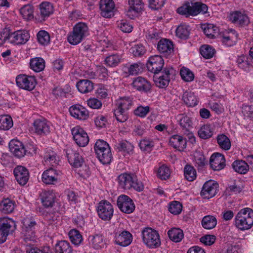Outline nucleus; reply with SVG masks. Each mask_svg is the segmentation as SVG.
I'll return each instance as SVG.
<instances>
[{
    "label": "nucleus",
    "instance_id": "1",
    "mask_svg": "<svg viewBox=\"0 0 253 253\" xmlns=\"http://www.w3.org/2000/svg\"><path fill=\"white\" fill-rule=\"evenodd\" d=\"M234 224L241 231L251 229L253 226V210L249 208L241 209L235 215Z\"/></svg>",
    "mask_w": 253,
    "mask_h": 253
},
{
    "label": "nucleus",
    "instance_id": "2",
    "mask_svg": "<svg viewBox=\"0 0 253 253\" xmlns=\"http://www.w3.org/2000/svg\"><path fill=\"white\" fill-rule=\"evenodd\" d=\"M88 35V28L83 22H79L74 27L73 31L67 36L68 42L72 45H77Z\"/></svg>",
    "mask_w": 253,
    "mask_h": 253
},
{
    "label": "nucleus",
    "instance_id": "3",
    "mask_svg": "<svg viewBox=\"0 0 253 253\" xmlns=\"http://www.w3.org/2000/svg\"><path fill=\"white\" fill-rule=\"evenodd\" d=\"M208 6L200 2L187 3L178 7L176 11L178 13L186 17L196 16L200 13L205 14L208 11Z\"/></svg>",
    "mask_w": 253,
    "mask_h": 253
},
{
    "label": "nucleus",
    "instance_id": "4",
    "mask_svg": "<svg viewBox=\"0 0 253 253\" xmlns=\"http://www.w3.org/2000/svg\"><path fill=\"white\" fill-rule=\"evenodd\" d=\"M143 243L150 249H156L161 244L160 235L157 231L150 227H145L141 232Z\"/></svg>",
    "mask_w": 253,
    "mask_h": 253
},
{
    "label": "nucleus",
    "instance_id": "5",
    "mask_svg": "<svg viewBox=\"0 0 253 253\" xmlns=\"http://www.w3.org/2000/svg\"><path fill=\"white\" fill-rule=\"evenodd\" d=\"M21 234L25 242L34 241L36 239L35 229L37 223L32 216H27L22 221Z\"/></svg>",
    "mask_w": 253,
    "mask_h": 253
},
{
    "label": "nucleus",
    "instance_id": "6",
    "mask_svg": "<svg viewBox=\"0 0 253 253\" xmlns=\"http://www.w3.org/2000/svg\"><path fill=\"white\" fill-rule=\"evenodd\" d=\"M118 180L120 186L123 188H133L138 192L142 191L144 188L143 184L138 180L136 175H119Z\"/></svg>",
    "mask_w": 253,
    "mask_h": 253
},
{
    "label": "nucleus",
    "instance_id": "7",
    "mask_svg": "<svg viewBox=\"0 0 253 253\" xmlns=\"http://www.w3.org/2000/svg\"><path fill=\"white\" fill-rule=\"evenodd\" d=\"M16 229L14 220L8 218H0V244L4 243L8 235Z\"/></svg>",
    "mask_w": 253,
    "mask_h": 253
},
{
    "label": "nucleus",
    "instance_id": "8",
    "mask_svg": "<svg viewBox=\"0 0 253 253\" xmlns=\"http://www.w3.org/2000/svg\"><path fill=\"white\" fill-rule=\"evenodd\" d=\"M16 83L19 88L29 91L33 90L37 84L35 76L26 74L18 75L16 78Z\"/></svg>",
    "mask_w": 253,
    "mask_h": 253
},
{
    "label": "nucleus",
    "instance_id": "9",
    "mask_svg": "<svg viewBox=\"0 0 253 253\" xmlns=\"http://www.w3.org/2000/svg\"><path fill=\"white\" fill-rule=\"evenodd\" d=\"M73 140L80 147H85L89 142V137L83 128L76 126L71 129Z\"/></svg>",
    "mask_w": 253,
    "mask_h": 253
},
{
    "label": "nucleus",
    "instance_id": "10",
    "mask_svg": "<svg viewBox=\"0 0 253 253\" xmlns=\"http://www.w3.org/2000/svg\"><path fill=\"white\" fill-rule=\"evenodd\" d=\"M97 211L101 219L109 221L113 215L114 209L110 203L106 200H102L98 205Z\"/></svg>",
    "mask_w": 253,
    "mask_h": 253
},
{
    "label": "nucleus",
    "instance_id": "11",
    "mask_svg": "<svg viewBox=\"0 0 253 253\" xmlns=\"http://www.w3.org/2000/svg\"><path fill=\"white\" fill-rule=\"evenodd\" d=\"M117 204L120 210L125 213L133 212L135 208L133 201L126 195H121L118 197Z\"/></svg>",
    "mask_w": 253,
    "mask_h": 253
},
{
    "label": "nucleus",
    "instance_id": "12",
    "mask_svg": "<svg viewBox=\"0 0 253 253\" xmlns=\"http://www.w3.org/2000/svg\"><path fill=\"white\" fill-rule=\"evenodd\" d=\"M50 123L42 117L35 119L31 127L32 130L38 135H46L50 132Z\"/></svg>",
    "mask_w": 253,
    "mask_h": 253
},
{
    "label": "nucleus",
    "instance_id": "13",
    "mask_svg": "<svg viewBox=\"0 0 253 253\" xmlns=\"http://www.w3.org/2000/svg\"><path fill=\"white\" fill-rule=\"evenodd\" d=\"M128 7L126 11V15L134 19L139 15L144 8L142 0H128Z\"/></svg>",
    "mask_w": 253,
    "mask_h": 253
},
{
    "label": "nucleus",
    "instance_id": "14",
    "mask_svg": "<svg viewBox=\"0 0 253 253\" xmlns=\"http://www.w3.org/2000/svg\"><path fill=\"white\" fill-rule=\"evenodd\" d=\"M69 110L71 116L78 120L85 121L89 117L88 110L80 104H76L71 106Z\"/></svg>",
    "mask_w": 253,
    "mask_h": 253
},
{
    "label": "nucleus",
    "instance_id": "15",
    "mask_svg": "<svg viewBox=\"0 0 253 253\" xmlns=\"http://www.w3.org/2000/svg\"><path fill=\"white\" fill-rule=\"evenodd\" d=\"M146 65L150 72L155 74H158L164 67V60L161 55H152L148 58Z\"/></svg>",
    "mask_w": 253,
    "mask_h": 253
},
{
    "label": "nucleus",
    "instance_id": "16",
    "mask_svg": "<svg viewBox=\"0 0 253 253\" xmlns=\"http://www.w3.org/2000/svg\"><path fill=\"white\" fill-rule=\"evenodd\" d=\"M219 36L222 43L227 46L235 45L238 39V34L233 29L225 30L220 32Z\"/></svg>",
    "mask_w": 253,
    "mask_h": 253
},
{
    "label": "nucleus",
    "instance_id": "17",
    "mask_svg": "<svg viewBox=\"0 0 253 253\" xmlns=\"http://www.w3.org/2000/svg\"><path fill=\"white\" fill-rule=\"evenodd\" d=\"M30 34L26 30H17L13 33H9V42L15 44H23L30 39Z\"/></svg>",
    "mask_w": 253,
    "mask_h": 253
},
{
    "label": "nucleus",
    "instance_id": "18",
    "mask_svg": "<svg viewBox=\"0 0 253 253\" xmlns=\"http://www.w3.org/2000/svg\"><path fill=\"white\" fill-rule=\"evenodd\" d=\"M218 184L214 181H206L203 186L201 196L204 199H209L213 197L217 193Z\"/></svg>",
    "mask_w": 253,
    "mask_h": 253
},
{
    "label": "nucleus",
    "instance_id": "19",
    "mask_svg": "<svg viewBox=\"0 0 253 253\" xmlns=\"http://www.w3.org/2000/svg\"><path fill=\"white\" fill-rule=\"evenodd\" d=\"M39 197L42 205L45 208H51L55 205L56 196L52 190H42L40 193Z\"/></svg>",
    "mask_w": 253,
    "mask_h": 253
},
{
    "label": "nucleus",
    "instance_id": "20",
    "mask_svg": "<svg viewBox=\"0 0 253 253\" xmlns=\"http://www.w3.org/2000/svg\"><path fill=\"white\" fill-rule=\"evenodd\" d=\"M100 14L105 18H111L115 14V4L113 0H100Z\"/></svg>",
    "mask_w": 253,
    "mask_h": 253
},
{
    "label": "nucleus",
    "instance_id": "21",
    "mask_svg": "<svg viewBox=\"0 0 253 253\" xmlns=\"http://www.w3.org/2000/svg\"><path fill=\"white\" fill-rule=\"evenodd\" d=\"M211 168L214 171L223 169L226 166V159L224 156L219 153H213L210 159Z\"/></svg>",
    "mask_w": 253,
    "mask_h": 253
},
{
    "label": "nucleus",
    "instance_id": "22",
    "mask_svg": "<svg viewBox=\"0 0 253 253\" xmlns=\"http://www.w3.org/2000/svg\"><path fill=\"white\" fill-rule=\"evenodd\" d=\"M66 155L68 162L74 168H79L82 166L84 163L83 157L78 152L69 147L66 149Z\"/></svg>",
    "mask_w": 253,
    "mask_h": 253
},
{
    "label": "nucleus",
    "instance_id": "23",
    "mask_svg": "<svg viewBox=\"0 0 253 253\" xmlns=\"http://www.w3.org/2000/svg\"><path fill=\"white\" fill-rule=\"evenodd\" d=\"M172 68H165L161 75L155 74L154 82L156 85L160 88H164L167 86L169 84L170 78L169 75Z\"/></svg>",
    "mask_w": 253,
    "mask_h": 253
},
{
    "label": "nucleus",
    "instance_id": "24",
    "mask_svg": "<svg viewBox=\"0 0 253 253\" xmlns=\"http://www.w3.org/2000/svg\"><path fill=\"white\" fill-rule=\"evenodd\" d=\"M228 18L232 22L241 26H247L250 22V19L246 13L238 11L231 12Z\"/></svg>",
    "mask_w": 253,
    "mask_h": 253
},
{
    "label": "nucleus",
    "instance_id": "25",
    "mask_svg": "<svg viewBox=\"0 0 253 253\" xmlns=\"http://www.w3.org/2000/svg\"><path fill=\"white\" fill-rule=\"evenodd\" d=\"M10 152L16 157L23 158L25 156L24 151V144L16 139L11 140L9 143Z\"/></svg>",
    "mask_w": 253,
    "mask_h": 253
},
{
    "label": "nucleus",
    "instance_id": "26",
    "mask_svg": "<svg viewBox=\"0 0 253 253\" xmlns=\"http://www.w3.org/2000/svg\"><path fill=\"white\" fill-rule=\"evenodd\" d=\"M132 241L131 234L127 231L124 230L121 233L116 234L115 237V243L122 247L129 245Z\"/></svg>",
    "mask_w": 253,
    "mask_h": 253
},
{
    "label": "nucleus",
    "instance_id": "27",
    "mask_svg": "<svg viewBox=\"0 0 253 253\" xmlns=\"http://www.w3.org/2000/svg\"><path fill=\"white\" fill-rule=\"evenodd\" d=\"M169 144L174 149L183 151L186 148V141L182 136L175 134L169 137Z\"/></svg>",
    "mask_w": 253,
    "mask_h": 253
},
{
    "label": "nucleus",
    "instance_id": "28",
    "mask_svg": "<svg viewBox=\"0 0 253 253\" xmlns=\"http://www.w3.org/2000/svg\"><path fill=\"white\" fill-rule=\"evenodd\" d=\"M132 86L137 90L147 92L151 88V84L146 79L141 77L134 79L131 83Z\"/></svg>",
    "mask_w": 253,
    "mask_h": 253
},
{
    "label": "nucleus",
    "instance_id": "29",
    "mask_svg": "<svg viewBox=\"0 0 253 253\" xmlns=\"http://www.w3.org/2000/svg\"><path fill=\"white\" fill-rule=\"evenodd\" d=\"M182 100L188 107H193L197 106L199 103V98L197 95L191 91L184 92Z\"/></svg>",
    "mask_w": 253,
    "mask_h": 253
},
{
    "label": "nucleus",
    "instance_id": "30",
    "mask_svg": "<svg viewBox=\"0 0 253 253\" xmlns=\"http://www.w3.org/2000/svg\"><path fill=\"white\" fill-rule=\"evenodd\" d=\"M45 162L46 165L51 166V167L45 170L42 174H56V170L54 167L58 164V159L56 155L52 153L47 155L45 157Z\"/></svg>",
    "mask_w": 253,
    "mask_h": 253
},
{
    "label": "nucleus",
    "instance_id": "31",
    "mask_svg": "<svg viewBox=\"0 0 253 253\" xmlns=\"http://www.w3.org/2000/svg\"><path fill=\"white\" fill-rule=\"evenodd\" d=\"M202 28L206 36L211 39L215 38L219 35V29L218 27L213 24L206 23L202 25Z\"/></svg>",
    "mask_w": 253,
    "mask_h": 253
},
{
    "label": "nucleus",
    "instance_id": "32",
    "mask_svg": "<svg viewBox=\"0 0 253 253\" xmlns=\"http://www.w3.org/2000/svg\"><path fill=\"white\" fill-rule=\"evenodd\" d=\"M157 49L162 53L169 54L172 52L173 45L171 41L166 39H163L158 42Z\"/></svg>",
    "mask_w": 253,
    "mask_h": 253
},
{
    "label": "nucleus",
    "instance_id": "33",
    "mask_svg": "<svg viewBox=\"0 0 253 253\" xmlns=\"http://www.w3.org/2000/svg\"><path fill=\"white\" fill-rule=\"evenodd\" d=\"M214 132V127L210 124L202 125L198 131L199 136L203 139H209L212 136Z\"/></svg>",
    "mask_w": 253,
    "mask_h": 253
},
{
    "label": "nucleus",
    "instance_id": "34",
    "mask_svg": "<svg viewBox=\"0 0 253 253\" xmlns=\"http://www.w3.org/2000/svg\"><path fill=\"white\" fill-rule=\"evenodd\" d=\"M76 86L78 91L82 93L90 92L94 88L93 83L88 80H80L77 83Z\"/></svg>",
    "mask_w": 253,
    "mask_h": 253
},
{
    "label": "nucleus",
    "instance_id": "35",
    "mask_svg": "<svg viewBox=\"0 0 253 253\" xmlns=\"http://www.w3.org/2000/svg\"><path fill=\"white\" fill-rule=\"evenodd\" d=\"M88 241L90 246L96 250L103 248L105 246L103 237L99 234L89 236Z\"/></svg>",
    "mask_w": 253,
    "mask_h": 253
},
{
    "label": "nucleus",
    "instance_id": "36",
    "mask_svg": "<svg viewBox=\"0 0 253 253\" xmlns=\"http://www.w3.org/2000/svg\"><path fill=\"white\" fill-rule=\"evenodd\" d=\"M39 9L42 17H48L53 13L54 8L52 3L48 1L42 2L39 5Z\"/></svg>",
    "mask_w": 253,
    "mask_h": 253
},
{
    "label": "nucleus",
    "instance_id": "37",
    "mask_svg": "<svg viewBox=\"0 0 253 253\" xmlns=\"http://www.w3.org/2000/svg\"><path fill=\"white\" fill-rule=\"evenodd\" d=\"M232 167L235 172L239 174H246L249 170V166L245 161L236 160L232 164Z\"/></svg>",
    "mask_w": 253,
    "mask_h": 253
},
{
    "label": "nucleus",
    "instance_id": "38",
    "mask_svg": "<svg viewBox=\"0 0 253 253\" xmlns=\"http://www.w3.org/2000/svg\"><path fill=\"white\" fill-rule=\"evenodd\" d=\"M121 54H112L106 57L104 59V64L110 67H114L118 66L122 61Z\"/></svg>",
    "mask_w": 253,
    "mask_h": 253
},
{
    "label": "nucleus",
    "instance_id": "39",
    "mask_svg": "<svg viewBox=\"0 0 253 253\" xmlns=\"http://www.w3.org/2000/svg\"><path fill=\"white\" fill-rule=\"evenodd\" d=\"M14 209V202L9 198L2 199L0 202V211L4 214L12 212Z\"/></svg>",
    "mask_w": 253,
    "mask_h": 253
},
{
    "label": "nucleus",
    "instance_id": "40",
    "mask_svg": "<svg viewBox=\"0 0 253 253\" xmlns=\"http://www.w3.org/2000/svg\"><path fill=\"white\" fill-rule=\"evenodd\" d=\"M55 253H73L70 243L65 240L57 242L55 247Z\"/></svg>",
    "mask_w": 253,
    "mask_h": 253
},
{
    "label": "nucleus",
    "instance_id": "41",
    "mask_svg": "<svg viewBox=\"0 0 253 253\" xmlns=\"http://www.w3.org/2000/svg\"><path fill=\"white\" fill-rule=\"evenodd\" d=\"M30 68L36 72H40L45 68L44 60L41 57L33 58L30 62Z\"/></svg>",
    "mask_w": 253,
    "mask_h": 253
},
{
    "label": "nucleus",
    "instance_id": "42",
    "mask_svg": "<svg viewBox=\"0 0 253 253\" xmlns=\"http://www.w3.org/2000/svg\"><path fill=\"white\" fill-rule=\"evenodd\" d=\"M217 144L222 150H229L231 147L230 139L224 134H219L216 137Z\"/></svg>",
    "mask_w": 253,
    "mask_h": 253
},
{
    "label": "nucleus",
    "instance_id": "43",
    "mask_svg": "<svg viewBox=\"0 0 253 253\" xmlns=\"http://www.w3.org/2000/svg\"><path fill=\"white\" fill-rule=\"evenodd\" d=\"M169 239L175 242H179L183 238L184 234L183 231L178 228H172L168 232Z\"/></svg>",
    "mask_w": 253,
    "mask_h": 253
},
{
    "label": "nucleus",
    "instance_id": "44",
    "mask_svg": "<svg viewBox=\"0 0 253 253\" xmlns=\"http://www.w3.org/2000/svg\"><path fill=\"white\" fill-rule=\"evenodd\" d=\"M202 226L206 229H211L215 227L217 224L216 218L212 215L205 216L201 221Z\"/></svg>",
    "mask_w": 253,
    "mask_h": 253
},
{
    "label": "nucleus",
    "instance_id": "45",
    "mask_svg": "<svg viewBox=\"0 0 253 253\" xmlns=\"http://www.w3.org/2000/svg\"><path fill=\"white\" fill-rule=\"evenodd\" d=\"M19 12L23 19L31 20L34 18V8L31 5H25L19 9Z\"/></svg>",
    "mask_w": 253,
    "mask_h": 253
},
{
    "label": "nucleus",
    "instance_id": "46",
    "mask_svg": "<svg viewBox=\"0 0 253 253\" xmlns=\"http://www.w3.org/2000/svg\"><path fill=\"white\" fill-rule=\"evenodd\" d=\"M176 120L179 125L183 128L188 129L192 127V120L186 115L179 114L176 116Z\"/></svg>",
    "mask_w": 253,
    "mask_h": 253
},
{
    "label": "nucleus",
    "instance_id": "47",
    "mask_svg": "<svg viewBox=\"0 0 253 253\" xmlns=\"http://www.w3.org/2000/svg\"><path fill=\"white\" fill-rule=\"evenodd\" d=\"M116 146L119 152H121L124 156L129 154L133 150V145L127 141L121 142Z\"/></svg>",
    "mask_w": 253,
    "mask_h": 253
},
{
    "label": "nucleus",
    "instance_id": "48",
    "mask_svg": "<svg viewBox=\"0 0 253 253\" xmlns=\"http://www.w3.org/2000/svg\"><path fill=\"white\" fill-rule=\"evenodd\" d=\"M13 125L12 118L9 116H0V130H8Z\"/></svg>",
    "mask_w": 253,
    "mask_h": 253
},
{
    "label": "nucleus",
    "instance_id": "49",
    "mask_svg": "<svg viewBox=\"0 0 253 253\" xmlns=\"http://www.w3.org/2000/svg\"><path fill=\"white\" fill-rule=\"evenodd\" d=\"M38 42L43 45H47L50 42V36L49 33L45 30L40 31L37 35Z\"/></svg>",
    "mask_w": 253,
    "mask_h": 253
},
{
    "label": "nucleus",
    "instance_id": "50",
    "mask_svg": "<svg viewBox=\"0 0 253 253\" xmlns=\"http://www.w3.org/2000/svg\"><path fill=\"white\" fill-rule=\"evenodd\" d=\"M132 104V99L127 97H121L117 101L118 108L127 110Z\"/></svg>",
    "mask_w": 253,
    "mask_h": 253
},
{
    "label": "nucleus",
    "instance_id": "51",
    "mask_svg": "<svg viewBox=\"0 0 253 253\" xmlns=\"http://www.w3.org/2000/svg\"><path fill=\"white\" fill-rule=\"evenodd\" d=\"M97 157L103 164H109L112 160V153L110 150H106L104 152L96 153Z\"/></svg>",
    "mask_w": 253,
    "mask_h": 253
},
{
    "label": "nucleus",
    "instance_id": "52",
    "mask_svg": "<svg viewBox=\"0 0 253 253\" xmlns=\"http://www.w3.org/2000/svg\"><path fill=\"white\" fill-rule=\"evenodd\" d=\"M68 235L71 242L75 245H79L83 241L82 235L76 229L70 230Z\"/></svg>",
    "mask_w": 253,
    "mask_h": 253
},
{
    "label": "nucleus",
    "instance_id": "53",
    "mask_svg": "<svg viewBox=\"0 0 253 253\" xmlns=\"http://www.w3.org/2000/svg\"><path fill=\"white\" fill-rule=\"evenodd\" d=\"M181 79L186 82H192L194 79V75L188 68L183 67L180 71Z\"/></svg>",
    "mask_w": 253,
    "mask_h": 253
},
{
    "label": "nucleus",
    "instance_id": "54",
    "mask_svg": "<svg viewBox=\"0 0 253 253\" xmlns=\"http://www.w3.org/2000/svg\"><path fill=\"white\" fill-rule=\"evenodd\" d=\"M146 49L142 44H137L132 46L129 52L135 57H141L146 52Z\"/></svg>",
    "mask_w": 253,
    "mask_h": 253
},
{
    "label": "nucleus",
    "instance_id": "55",
    "mask_svg": "<svg viewBox=\"0 0 253 253\" xmlns=\"http://www.w3.org/2000/svg\"><path fill=\"white\" fill-rule=\"evenodd\" d=\"M142 67L140 63H134L129 66L125 67L124 71L130 75H135L141 72Z\"/></svg>",
    "mask_w": 253,
    "mask_h": 253
},
{
    "label": "nucleus",
    "instance_id": "56",
    "mask_svg": "<svg viewBox=\"0 0 253 253\" xmlns=\"http://www.w3.org/2000/svg\"><path fill=\"white\" fill-rule=\"evenodd\" d=\"M189 35V27L186 25H179L176 29V35L180 39H187Z\"/></svg>",
    "mask_w": 253,
    "mask_h": 253
},
{
    "label": "nucleus",
    "instance_id": "57",
    "mask_svg": "<svg viewBox=\"0 0 253 253\" xmlns=\"http://www.w3.org/2000/svg\"><path fill=\"white\" fill-rule=\"evenodd\" d=\"M154 171L157 174H170L172 172V170L169 166L162 163H160L155 166Z\"/></svg>",
    "mask_w": 253,
    "mask_h": 253
},
{
    "label": "nucleus",
    "instance_id": "58",
    "mask_svg": "<svg viewBox=\"0 0 253 253\" xmlns=\"http://www.w3.org/2000/svg\"><path fill=\"white\" fill-rule=\"evenodd\" d=\"M200 53L204 58L209 59L213 57L215 50L209 45H204L201 47Z\"/></svg>",
    "mask_w": 253,
    "mask_h": 253
},
{
    "label": "nucleus",
    "instance_id": "59",
    "mask_svg": "<svg viewBox=\"0 0 253 253\" xmlns=\"http://www.w3.org/2000/svg\"><path fill=\"white\" fill-rule=\"evenodd\" d=\"M118 28L124 33H130L133 28L132 24L126 20H122L118 22Z\"/></svg>",
    "mask_w": 253,
    "mask_h": 253
},
{
    "label": "nucleus",
    "instance_id": "60",
    "mask_svg": "<svg viewBox=\"0 0 253 253\" xmlns=\"http://www.w3.org/2000/svg\"><path fill=\"white\" fill-rule=\"evenodd\" d=\"M37 146L33 142L28 141L24 144V151L25 156H32L36 153Z\"/></svg>",
    "mask_w": 253,
    "mask_h": 253
},
{
    "label": "nucleus",
    "instance_id": "61",
    "mask_svg": "<svg viewBox=\"0 0 253 253\" xmlns=\"http://www.w3.org/2000/svg\"><path fill=\"white\" fill-rule=\"evenodd\" d=\"M94 150L96 154L100 152H104L106 150H110V147L106 141L102 140H98L95 144Z\"/></svg>",
    "mask_w": 253,
    "mask_h": 253
},
{
    "label": "nucleus",
    "instance_id": "62",
    "mask_svg": "<svg viewBox=\"0 0 253 253\" xmlns=\"http://www.w3.org/2000/svg\"><path fill=\"white\" fill-rule=\"evenodd\" d=\"M182 208V206L180 202L174 201L169 204V211L170 213L177 215L181 212Z\"/></svg>",
    "mask_w": 253,
    "mask_h": 253
},
{
    "label": "nucleus",
    "instance_id": "63",
    "mask_svg": "<svg viewBox=\"0 0 253 253\" xmlns=\"http://www.w3.org/2000/svg\"><path fill=\"white\" fill-rule=\"evenodd\" d=\"M154 146L153 141L148 139H143L139 143L140 149L143 151L148 152H150L152 150Z\"/></svg>",
    "mask_w": 253,
    "mask_h": 253
},
{
    "label": "nucleus",
    "instance_id": "64",
    "mask_svg": "<svg viewBox=\"0 0 253 253\" xmlns=\"http://www.w3.org/2000/svg\"><path fill=\"white\" fill-rule=\"evenodd\" d=\"M26 253H52V252L49 247L46 246L41 249L37 247L27 248Z\"/></svg>",
    "mask_w": 253,
    "mask_h": 253
}]
</instances>
